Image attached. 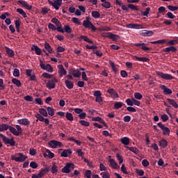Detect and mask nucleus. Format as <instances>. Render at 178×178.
<instances>
[{"label":"nucleus","mask_w":178,"mask_h":178,"mask_svg":"<svg viewBox=\"0 0 178 178\" xmlns=\"http://www.w3.org/2000/svg\"><path fill=\"white\" fill-rule=\"evenodd\" d=\"M83 26L85 27V29H91L92 31H97V27L92 24L91 21H90V17H86V20L83 22Z\"/></svg>","instance_id":"nucleus-1"},{"label":"nucleus","mask_w":178,"mask_h":178,"mask_svg":"<svg viewBox=\"0 0 178 178\" xmlns=\"http://www.w3.org/2000/svg\"><path fill=\"white\" fill-rule=\"evenodd\" d=\"M16 129L12 126H10L8 130L13 134L14 136H20L22 133H23V129H22V127L20 125H16Z\"/></svg>","instance_id":"nucleus-2"},{"label":"nucleus","mask_w":178,"mask_h":178,"mask_svg":"<svg viewBox=\"0 0 178 178\" xmlns=\"http://www.w3.org/2000/svg\"><path fill=\"white\" fill-rule=\"evenodd\" d=\"M17 155H18V157L12 155L11 161H15V162H24L28 158L27 156L24 155L23 153H17Z\"/></svg>","instance_id":"nucleus-3"},{"label":"nucleus","mask_w":178,"mask_h":178,"mask_svg":"<svg viewBox=\"0 0 178 178\" xmlns=\"http://www.w3.org/2000/svg\"><path fill=\"white\" fill-rule=\"evenodd\" d=\"M156 74L159 77L163 79V80H173V79H175V77L173 76H172V74H165V73H163L162 72H159V71H156Z\"/></svg>","instance_id":"nucleus-4"},{"label":"nucleus","mask_w":178,"mask_h":178,"mask_svg":"<svg viewBox=\"0 0 178 178\" xmlns=\"http://www.w3.org/2000/svg\"><path fill=\"white\" fill-rule=\"evenodd\" d=\"M40 66L42 70H46V72H48L49 73H52V72H54V67H52V65L50 64L45 65L42 60H40Z\"/></svg>","instance_id":"nucleus-5"},{"label":"nucleus","mask_w":178,"mask_h":178,"mask_svg":"<svg viewBox=\"0 0 178 178\" xmlns=\"http://www.w3.org/2000/svg\"><path fill=\"white\" fill-rule=\"evenodd\" d=\"M74 169V164L68 163L62 168L63 173H70Z\"/></svg>","instance_id":"nucleus-6"},{"label":"nucleus","mask_w":178,"mask_h":178,"mask_svg":"<svg viewBox=\"0 0 178 178\" xmlns=\"http://www.w3.org/2000/svg\"><path fill=\"white\" fill-rule=\"evenodd\" d=\"M49 145L51 148H60V147L63 146V144H62L61 142H59L58 140H52L49 142Z\"/></svg>","instance_id":"nucleus-7"},{"label":"nucleus","mask_w":178,"mask_h":178,"mask_svg":"<svg viewBox=\"0 0 178 178\" xmlns=\"http://www.w3.org/2000/svg\"><path fill=\"white\" fill-rule=\"evenodd\" d=\"M93 95L94 97H95L96 102H98L99 104H102L104 100L102 99V93H101L100 90L95 91Z\"/></svg>","instance_id":"nucleus-8"},{"label":"nucleus","mask_w":178,"mask_h":178,"mask_svg":"<svg viewBox=\"0 0 178 178\" xmlns=\"http://www.w3.org/2000/svg\"><path fill=\"white\" fill-rule=\"evenodd\" d=\"M58 79L54 77L51 81H49L47 84L46 87L47 88H49V90H53L55 88V83H58Z\"/></svg>","instance_id":"nucleus-9"},{"label":"nucleus","mask_w":178,"mask_h":178,"mask_svg":"<svg viewBox=\"0 0 178 178\" xmlns=\"http://www.w3.org/2000/svg\"><path fill=\"white\" fill-rule=\"evenodd\" d=\"M157 125L160 127V129H162L163 134L164 136H169V134H170V129L169 128L165 127V125H163V124H162V122H159L157 124Z\"/></svg>","instance_id":"nucleus-10"},{"label":"nucleus","mask_w":178,"mask_h":178,"mask_svg":"<svg viewBox=\"0 0 178 178\" xmlns=\"http://www.w3.org/2000/svg\"><path fill=\"white\" fill-rule=\"evenodd\" d=\"M57 67L58 69V73L60 77H63L67 74V71H66V70L65 69L63 65H58Z\"/></svg>","instance_id":"nucleus-11"},{"label":"nucleus","mask_w":178,"mask_h":178,"mask_svg":"<svg viewBox=\"0 0 178 178\" xmlns=\"http://www.w3.org/2000/svg\"><path fill=\"white\" fill-rule=\"evenodd\" d=\"M70 74H72L74 77H76V79H79L81 76V72L79 70H76L74 68H72L69 71Z\"/></svg>","instance_id":"nucleus-12"},{"label":"nucleus","mask_w":178,"mask_h":178,"mask_svg":"<svg viewBox=\"0 0 178 178\" xmlns=\"http://www.w3.org/2000/svg\"><path fill=\"white\" fill-rule=\"evenodd\" d=\"M51 170L49 167H46L44 168H41L38 174L40 178H42L43 176H45Z\"/></svg>","instance_id":"nucleus-13"},{"label":"nucleus","mask_w":178,"mask_h":178,"mask_svg":"<svg viewBox=\"0 0 178 178\" xmlns=\"http://www.w3.org/2000/svg\"><path fill=\"white\" fill-rule=\"evenodd\" d=\"M18 3L22 5L23 8H25L27 10H31L33 9V6L29 5V3L24 0H19Z\"/></svg>","instance_id":"nucleus-14"},{"label":"nucleus","mask_w":178,"mask_h":178,"mask_svg":"<svg viewBox=\"0 0 178 178\" xmlns=\"http://www.w3.org/2000/svg\"><path fill=\"white\" fill-rule=\"evenodd\" d=\"M160 88L163 90L164 95H170L173 92L170 88L166 87L165 85H160Z\"/></svg>","instance_id":"nucleus-15"},{"label":"nucleus","mask_w":178,"mask_h":178,"mask_svg":"<svg viewBox=\"0 0 178 178\" xmlns=\"http://www.w3.org/2000/svg\"><path fill=\"white\" fill-rule=\"evenodd\" d=\"M43 156L46 158V159H52V158H55V154L47 149H46V152L43 153Z\"/></svg>","instance_id":"nucleus-16"},{"label":"nucleus","mask_w":178,"mask_h":178,"mask_svg":"<svg viewBox=\"0 0 178 178\" xmlns=\"http://www.w3.org/2000/svg\"><path fill=\"white\" fill-rule=\"evenodd\" d=\"M26 76H28V77H30V80H31V81H35V74H34V73L33 72V70H26Z\"/></svg>","instance_id":"nucleus-17"},{"label":"nucleus","mask_w":178,"mask_h":178,"mask_svg":"<svg viewBox=\"0 0 178 178\" xmlns=\"http://www.w3.org/2000/svg\"><path fill=\"white\" fill-rule=\"evenodd\" d=\"M4 144H9L11 147H15L16 142L13 140V138H9L8 137L4 138V140H3Z\"/></svg>","instance_id":"nucleus-18"},{"label":"nucleus","mask_w":178,"mask_h":178,"mask_svg":"<svg viewBox=\"0 0 178 178\" xmlns=\"http://www.w3.org/2000/svg\"><path fill=\"white\" fill-rule=\"evenodd\" d=\"M17 123L22 126H30V120L27 118L17 120Z\"/></svg>","instance_id":"nucleus-19"},{"label":"nucleus","mask_w":178,"mask_h":178,"mask_svg":"<svg viewBox=\"0 0 178 178\" xmlns=\"http://www.w3.org/2000/svg\"><path fill=\"white\" fill-rule=\"evenodd\" d=\"M107 92L109 93L112 98H119V95L118 94V92H116V90H115V89L113 88H108L107 90Z\"/></svg>","instance_id":"nucleus-20"},{"label":"nucleus","mask_w":178,"mask_h":178,"mask_svg":"<svg viewBox=\"0 0 178 178\" xmlns=\"http://www.w3.org/2000/svg\"><path fill=\"white\" fill-rule=\"evenodd\" d=\"M142 37H151V35H154V31H142L140 33Z\"/></svg>","instance_id":"nucleus-21"},{"label":"nucleus","mask_w":178,"mask_h":178,"mask_svg":"<svg viewBox=\"0 0 178 178\" xmlns=\"http://www.w3.org/2000/svg\"><path fill=\"white\" fill-rule=\"evenodd\" d=\"M72 153L73 152H72V149H64L63 152H61L60 156L63 158H67V156H69V155H72Z\"/></svg>","instance_id":"nucleus-22"},{"label":"nucleus","mask_w":178,"mask_h":178,"mask_svg":"<svg viewBox=\"0 0 178 178\" xmlns=\"http://www.w3.org/2000/svg\"><path fill=\"white\" fill-rule=\"evenodd\" d=\"M108 162H109L110 166H111V168H112V169H119V165H118V163H116V161H115V159H110L108 160Z\"/></svg>","instance_id":"nucleus-23"},{"label":"nucleus","mask_w":178,"mask_h":178,"mask_svg":"<svg viewBox=\"0 0 178 178\" xmlns=\"http://www.w3.org/2000/svg\"><path fill=\"white\" fill-rule=\"evenodd\" d=\"M92 122H99V123H102V124H104L105 127H106V122H105V120L102 119L100 117H95L92 118Z\"/></svg>","instance_id":"nucleus-24"},{"label":"nucleus","mask_w":178,"mask_h":178,"mask_svg":"<svg viewBox=\"0 0 178 178\" xmlns=\"http://www.w3.org/2000/svg\"><path fill=\"white\" fill-rule=\"evenodd\" d=\"M5 49H6V52L8 56H9V58H13V56H15V52L13 51V50H12V49L8 47H5Z\"/></svg>","instance_id":"nucleus-25"},{"label":"nucleus","mask_w":178,"mask_h":178,"mask_svg":"<svg viewBox=\"0 0 178 178\" xmlns=\"http://www.w3.org/2000/svg\"><path fill=\"white\" fill-rule=\"evenodd\" d=\"M159 145L160 148H166L168 147V140L165 139H162L159 142Z\"/></svg>","instance_id":"nucleus-26"},{"label":"nucleus","mask_w":178,"mask_h":178,"mask_svg":"<svg viewBox=\"0 0 178 178\" xmlns=\"http://www.w3.org/2000/svg\"><path fill=\"white\" fill-rule=\"evenodd\" d=\"M79 40H83L86 42H88L89 44H94V42L92 40L90 39L88 36L86 35H81L79 38H78Z\"/></svg>","instance_id":"nucleus-27"},{"label":"nucleus","mask_w":178,"mask_h":178,"mask_svg":"<svg viewBox=\"0 0 178 178\" xmlns=\"http://www.w3.org/2000/svg\"><path fill=\"white\" fill-rule=\"evenodd\" d=\"M167 101L170 104V105H172L173 108H175V109H177L178 104L176 102V101H175V99L168 98L167 99Z\"/></svg>","instance_id":"nucleus-28"},{"label":"nucleus","mask_w":178,"mask_h":178,"mask_svg":"<svg viewBox=\"0 0 178 178\" xmlns=\"http://www.w3.org/2000/svg\"><path fill=\"white\" fill-rule=\"evenodd\" d=\"M127 149H129V151H131V152H133L135 155L140 153V150L137 147L127 146Z\"/></svg>","instance_id":"nucleus-29"},{"label":"nucleus","mask_w":178,"mask_h":178,"mask_svg":"<svg viewBox=\"0 0 178 178\" xmlns=\"http://www.w3.org/2000/svg\"><path fill=\"white\" fill-rule=\"evenodd\" d=\"M120 141L123 145H129L130 144V138L129 137L121 138Z\"/></svg>","instance_id":"nucleus-30"},{"label":"nucleus","mask_w":178,"mask_h":178,"mask_svg":"<svg viewBox=\"0 0 178 178\" xmlns=\"http://www.w3.org/2000/svg\"><path fill=\"white\" fill-rule=\"evenodd\" d=\"M134 45L135 47H142L141 48L143 51H149V47H147L145 43H135Z\"/></svg>","instance_id":"nucleus-31"},{"label":"nucleus","mask_w":178,"mask_h":178,"mask_svg":"<svg viewBox=\"0 0 178 178\" xmlns=\"http://www.w3.org/2000/svg\"><path fill=\"white\" fill-rule=\"evenodd\" d=\"M134 58L138 60V62H149V58L147 57H138L137 56H134Z\"/></svg>","instance_id":"nucleus-32"},{"label":"nucleus","mask_w":178,"mask_h":178,"mask_svg":"<svg viewBox=\"0 0 178 178\" xmlns=\"http://www.w3.org/2000/svg\"><path fill=\"white\" fill-rule=\"evenodd\" d=\"M32 51H35L36 55H41L42 50L38 47V46L33 45L31 47Z\"/></svg>","instance_id":"nucleus-33"},{"label":"nucleus","mask_w":178,"mask_h":178,"mask_svg":"<svg viewBox=\"0 0 178 178\" xmlns=\"http://www.w3.org/2000/svg\"><path fill=\"white\" fill-rule=\"evenodd\" d=\"M58 170H59L58 169V166L56 165V163H53L51 166V173H53L54 175H56Z\"/></svg>","instance_id":"nucleus-34"},{"label":"nucleus","mask_w":178,"mask_h":178,"mask_svg":"<svg viewBox=\"0 0 178 178\" xmlns=\"http://www.w3.org/2000/svg\"><path fill=\"white\" fill-rule=\"evenodd\" d=\"M65 86L68 90H72L74 87L73 82L69 80H65Z\"/></svg>","instance_id":"nucleus-35"},{"label":"nucleus","mask_w":178,"mask_h":178,"mask_svg":"<svg viewBox=\"0 0 178 178\" xmlns=\"http://www.w3.org/2000/svg\"><path fill=\"white\" fill-rule=\"evenodd\" d=\"M177 51V49L175 47L171 46L169 47H166L163 49L164 52H176Z\"/></svg>","instance_id":"nucleus-36"},{"label":"nucleus","mask_w":178,"mask_h":178,"mask_svg":"<svg viewBox=\"0 0 178 178\" xmlns=\"http://www.w3.org/2000/svg\"><path fill=\"white\" fill-rule=\"evenodd\" d=\"M44 49H47V52H49V54H52V47H51V44H49V43L45 42L44 43Z\"/></svg>","instance_id":"nucleus-37"},{"label":"nucleus","mask_w":178,"mask_h":178,"mask_svg":"<svg viewBox=\"0 0 178 178\" xmlns=\"http://www.w3.org/2000/svg\"><path fill=\"white\" fill-rule=\"evenodd\" d=\"M65 118H66L67 120H69V122H73V120H74L73 114H72L71 113H69V112H67L65 113Z\"/></svg>","instance_id":"nucleus-38"},{"label":"nucleus","mask_w":178,"mask_h":178,"mask_svg":"<svg viewBox=\"0 0 178 178\" xmlns=\"http://www.w3.org/2000/svg\"><path fill=\"white\" fill-rule=\"evenodd\" d=\"M47 111L49 116H54L55 115V109L54 108L48 106Z\"/></svg>","instance_id":"nucleus-39"},{"label":"nucleus","mask_w":178,"mask_h":178,"mask_svg":"<svg viewBox=\"0 0 178 178\" xmlns=\"http://www.w3.org/2000/svg\"><path fill=\"white\" fill-rule=\"evenodd\" d=\"M10 125H8L6 124H0V131H5L6 130H9V127Z\"/></svg>","instance_id":"nucleus-40"},{"label":"nucleus","mask_w":178,"mask_h":178,"mask_svg":"<svg viewBox=\"0 0 178 178\" xmlns=\"http://www.w3.org/2000/svg\"><path fill=\"white\" fill-rule=\"evenodd\" d=\"M12 83H14L16 87H20L22 86V82L20 81V80L16 78H13L12 79Z\"/></svg>","instance_id":"nucleus-41"},{"label":"nucleus","mask_w":178,"mask_h":178,"mask_svg":"<svg viewBox=\"0 0 178 178\" xmlns=\"http://www.w3.org/2000/svg\"><path fill=\"white\" fill-rule=\"evenodd\" d=\"M91 15L94 19H99L101 14L98 11H92Z\"/></svg>","instance_id":"nucleus-42"},{"label":"nucleus","mask_w":178,"mask_h":178,"mask_svg":"<svg viewBox=\"0 0 178 178\" xmlns=\"http://www.w3.org/2000/svg\"><path fill=\"white\" fill-rule=\"evenodd\" d=\"M109 38L111 40H113V41H116V40H119L120 38V36L116 34H113L112 33H110Z\"/></svg>","instance_id":"nucleus-43"},{"label":"nucleus","mask_w":178,"mask_h":178,"mask_svg":"<svg viewBox=\"0 0 178 178\" xmlns=\"http://www.w3.org/2000/svg\"><path fill=\"white\" fill-rule=\"evenodd\" d=\"M109 65L111 67V69L114 73H118V69L116 68V65H115V63L112 60L109 61Z\"/></svg>","instance_id":"nucleus-44"},{"label":"nucleus","mask_w":178,"mask_h":178,"mask_svg":"<svg viewBox=\"0 0 178 178\" xmlns=\"http://www.w3.org/2000/svg\"><path fill=\"white\" fill-rule=\"evenodd\" d=\"M17 13L21 15V16H22L23 17H24V18L27 17V15L26 14V12H24V10L23 9L17 8Z\"/></svg>","instance_id":"nucleus-45"},{"label":"nucleus","mask_w":178,"mask_h":178,"mask_svg":"<svg viewBox=\"0 0 178 178\" xmlns=\"http://www.w3.org/2000/svg\"><path fill=\"white\" fill-rule=\"evenodd\" d=\"M39 113H40V115H42L44 118H47L48 116V112L44 108H40Z\"/></svg>","instance_id":"nucleus-46"},{"label":"nucleus","mask_w":178,"mask_h":178,"mask_svg":"<svg viewBox=\"0 0 178 178\" xmlns=\"http://www.w3.org/2000/svg\"><path fill=\"white\" fill-rule=\"evenodd\" d=\"M35 118H36V119H38V120H39L40 122H44V120H45L44 115H42L40 113L35 114Z\"/></svg>","instance_id":"nucleus-47"},{"label":"nucleus","mask_w":178,"mask_h":178,"mask_svg":"<svg viewBox=\"0 0 178 178\" xmlns=\"http://www.w3.org/2000/svg\"><path fill=\"white\" fill-rule=\"evenodd\" d=\"M65 31V33H67L68 34H70V33H72V31H73V30L72 29L70 26L65 25L64 26V32Z\"/></svg>","instance_id":"nucleus-48"},{"label":"nucleus","mask_w":178,"mask_h":178,"mask_svg":"<svg viewBox=\"0 0 178 178\" xmlns=\"http://www.w3.org/2000/svg\"><path fill=\"white\" fill-rule=\"evenodd\" d=\"M123 106V102H117L114 104V108L115 109H120Z\"/></svg>","instance_id":"nucleus-49"},{"label":"nucleus","mask_w":178,"mask_h":178,"mask_svg":"<svg viewBox=\"0 0 178 178\" xmlns=\"http://www.w3.org/2000/svg\"><path fill=\"white\" fill-rule=\"evenodd\" d=\"M99 31H111V28L108 26H100L98 28Z\"/></svg>","instance_id":"nucleus-50"},{"label":"nucleus","mask_w":178,"mask_h":178,"mask_svg":"<svg viewBox=\"0 0 178 178\" xmlns=\"http://www.w3.org/2000/svg\"><path fill=\"white\" fill-rule=\"evenodd\" d=\"M76 154H78V156H80L81 159H84V152L81 149H78L76 150Z\"/></svg>","instance_id":"nucleus-51"},{"label":"nucleus","mask_w":178,"mask_h":178,"mask_svg":"<svg viewBox=\"0 0 178 178\" xmlns=\"http://www.w3.org/2000/svg\"><path fill=\"white\" fill-rule=\"evenodd\" d=\"M13 74L14 77H19L20 76V71H19V69L15 68L14 71L13 72Z\"/></svg>","instance_id":"nucleus-52"},{"label":"nucleus","mask_w":178,"mask_h":178,"mask_svg":"<svg viewBox=\"0 0 178 178\" xmlns=\"http://www.w3.org/2000/svg\"><path fill=\"white\" fill-rule=\"evenodd\" d=\"M165 42H166V40L163 39V40H159L150 42V44H165Z\"/></svg>","instance_id":"nucleus-53"},{"label":"nucleus","mask_w":178,"mask_h":178,"mask_svg":"<svg viewBox=\"0 0 178 178\" xmlns=\"http://www.w3.org/2000/svg\"><path fill=\"white\" fill-rule=\"evenodd\" d=\"M102 6L106 9H109L111 8V3L109 1H104V3H102Z\"/></svg>","instance_id":"nucleus-54"},{"label":"nucleus","mask_w":178,"mask_h":178,"mask_svg":"<svg viewBox=\"0 0 178 178\" xmlns=\"http://www.w3.org/2000/svg\"><path fill=\"white\" fill-rule=\"evenodd\" d=\"M79 123L81 126H84L85 127H88V126H90V122L86 120H81L79 121Z\"/></svg>","instance_id":"nucleus-55"},{"label":"nucleus","mask_w":178,"mask_h":178,"mask_svg":"<svg viewBox=\"0 0 178 178\" xmlns=\"http://www.w3.org/2000/svg\"><path fill=\"white\" fill-rule=\"evenodd\" d=\"M134 98L135 99H143V95H141L140 92H135Z\"/></svg>","instance_id":"nucleus-56"},{"label":"nucleus","mask_w":178,"mask_h":178,"mask_svg":"<svg viewBox=\"0 0 178 178\" xmlns=\"http://www.w3.org/2000/svg\"><path fill=\"white\" fill-rule=\"evenodd\" d=\"M9 17V13H2L0 16V19L1 20H6V17Z\"/></svg>","instance_id":"nucleus-57"},{"label":"nucleus","mask_w":178,"mask_h":178,"mask_svg":"<svg viewBox=\"0 0 178 178\" xmlns=\"http://www.w3.org/2000/svg\"><path fill=\"white\" fill-rule=\"evenodd\" d=\"M168 9H169L171 12H175V10H178V7L177 6H167Z\"/></svg>","instance_id":"nucleus-58"},{"label":"nucleus","mask_w":178,"mask_h":178,"mask_svg":"<svg viewBox=\"0 0 178 178\" xmlns=\"http://www.w3.org/2000/svg\"><path fill=\"white\" fill-rule=\"evenodd\" d=\"M125 102L129 106H133V105H134L133 98L132 99H127Z\"/></svg>","instance_id":"nucleus-59"},{"label":"nucleus","mask_w":178,"mask_h":178,"mask_svg":"<svg viewBox=\"0 0 178 178\" xmlns=\"http://www.w3.org/2000/svg\"><path fill=\"white\" fill-rule=\"evenodd\" d=\"M15 28L17 29V31H19L20 30V20L17 19L15 22Z\"/></svg>","instance_id":"nucleus-60"},{"label":"nucleus","mask_w":178,"mask_h":178,"mask_svg":"<svg viewBox=\"0 0 178 178\" xmlns=\"http://www.w3.org/2000/svg\"><path fill=\"white\" fill-rule=\"evenodd\" d=\"M30 166L32 169H37V168H38V164L35 161H31L30 163Z\"/></svg>","instance_id":"nucleus-61"},{"label":"nucleus","mask_w":178,"mask_h":178,"mask_svg":"<svg viewBox=\"0 0 178 178\" xmlns=\"http://www.w3.org/2000/svg\"><path fill=\"white\" fill-rule=\"evenodd\" d=\"M116 158H117L118 161H119L120 165L123 163V157L122 156H120V154H117Z\"/></svg>","instance_id":"nucleus-62"},{"label":"nucleus","mask_w":178,"mask_h":178,"mask_svg":"<svg viewBox=\"0 0 178 178\" xmlns=\"http://www.w3.org/2000/svg\"><path fill=\"white\" fill-rule=\"evenodd\" d=\"M101 176H102V178H111V175H109V172L106 171V172H102Z\"/></svg>","instance_id":"nucleus-63"},{"label":"nucleus","mask_w":178,"mask_h":178,"mask_svg":"<svg viewBox=\"0 0 178 178\" xmlns=\"http://www.w3.org/2000/svg\"><path fill=\"white\" fill-rule=\"evenodd\" d=\"M51 22L54 23V24H56V26H60V22H59V20H58L57 18H53L51 19Z\"/></svg>","instance_id":"nucleus-64"}]
</instances>
